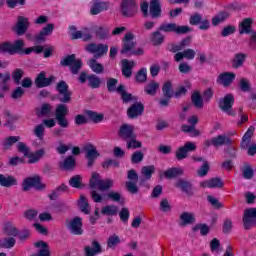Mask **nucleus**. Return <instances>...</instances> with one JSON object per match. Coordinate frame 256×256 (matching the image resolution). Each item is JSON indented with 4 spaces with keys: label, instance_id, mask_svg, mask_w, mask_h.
Masks as SVG:
<instances>
[{
    "label": "nucleus",
    "instance_id": "nucleus-1",
    "mask_svg": "<svg viewBox=\"0 0 256 256\" xmlns=\"http://www.w3.org/2000/svg\"><path fill=\"white\" fill-rule=\"evenodd\" d=\"M55 89L58 93L57 99L60 102L55 109V121L61 129H67L69 128V119H67V116L69 115V107L67 106V103H71V96L73 94L71 93V90H69V84H67L65 80H60L56 84Z\"/></svg>",
    "mask_w": 256,
    "mask_h": 256
},
{
    "label": "nucleus",
    "instance_id": "nucleus-2",
    "mask_svg": "<svg viewBox=\"0 0 256 256\" xmlns=\"http://www.w3.org/2000/svg\"><path fill=\"white\" fill-rule=\"evenodd\" d=\"M25 47V41L23 39H17L13 43L5 41L0 43V55H31L34 53L33 47Z\"/></svg>",
    "mask_w": 256,
    "mask_h": 256
},
{
    "label": "nucleus",
    "instance_id": "nucleus-3",
    "mask_svg": "<svg viewBox=\"0 0 256 256\" xmlns=\"http://www.w3.org/2000/svg\"><path fill=\"white\" fill-rule=\"evenodd\" d=\"M61 67H69L72 75H79L81 67H83V61L77 59L75 54L67 55L66 57L60 60Z\"/></svg>",
    "mask_w": 256,
    "mask_h": 256
},
{
    "label": "nucleus",
    "instance_id": "nucleus-4",
    "mask_svg": "<svg viewBox=\"0 0 256 256\" xmlns=\"http://www.w3.org/2000/svg\"><path fill=\"white\" fill-rule=\"evenodd\" d=\"M255 134V126H250L242 137L240 142L241 149H248L247 154L250 157L256 155V144L251 145V138Z\"/></svg>",
    "mask_w": 256,
    "mask_h": 256
},
{
    "label": "nucleus",
    "instance_id": "nucleus-5",
    "mask_svg": "<svg viewBox=\"0 0 256 256\" xmlns=\"http://www.w3.org/2000/svg\"><path fill=\"white\" fill-rule=\"evenodd\" d=\"M89 185L91 189H97L98 187L100 191H109V189L113 187V180L111 179L103 180L101 179V174L97 172H93Z\"/></svg>",
    "mask_w": 256,
    "mask_h": 256
},
{
    "label": "nucleus",
    "instance_id": "nucleus-6",
    "mask_svg": "<svg viewBox=\"0 0 256 256\" xmlns=\"http://www.w3.org/2000/svg\"><path fill=\"white\" fill-rule=\"evenodd\" d=\"M158 31L175 33L176 35H187V33H191V27L185 25L179 26L176 23H162L158 27Z\"/></svg>",
    "mask_w": 256,
    "mask_h": 256
},
{
    "label": "nucleus",
    "instance_id": "nucleus-7",
    "mask_svg": "<svg viewBox=\"0 0 256 256\" xmlns=\"http://www.w3.org/2000/svg\"><path fill=\"white\" fill-rule=\"evenodd\" d=\"M231 145H233V140L225 134H220L204 141V147L206 149H209L211 146L217 149V147H231Z\"/></svg>",
    "mask_w": 256,
    "mask_h": 256
},
{
    "label": "nucleus",
    "instance_id": "nucleus-8",
    "mask_svg": "<svg viewBox=\"0 0 256 256\" xmlns=\"http://www.w3.org/2000/svg\"><path fill=\"white\" fill-rule=\"evenodd\" d=\"M139 7L135 0H122L120 4V13L123 17L131 19L137 15Z\"/></svg>",
    "mask_w": 256,
    "mask_h": 256
},
{
    "label": "nucleus",
    "instance_id": "nucleus-9",
    "mask_svg": "<svg viewBox=\"0 0 256 256\" xmlns=\"http://www.w3.org/2000/svg\"><path fill=\"white\" fill-rule=\"evenodd\" d=\"M31 187H34L36 191H44L47 184L41 182V176L36 175L34 177H27L22 182V191H29Z\"/></svg>",
    "mask_w": 256,
    "mask_h": 256
},
{
    "label": "nucleus",
    "instance_id": "nucleus-10",
    "mask_svg": "<svg viewBox=\"0 0 256 256\" xmlns=\"http://www.w3.org/2000/svg\"><path fill=\"white\" fill-rule=\"evenodd\" d=\"M85 51L87 53L94 54L95 59H101V57L109 53V45L105 43H89L85 46Z\"/></svg>",
    "mask_w": 256,
    "mask_h": 256
},
{
    "label": "nucleus",
    "instance_id": "nucleus-11",
    "mask_svg": "<svg viewBox=\"0 0 256 256\" xmlns=\"http://www.w3.org/2000/svg\"><path fill=\"white\" fill-rule=\"evenodd\" d=\"M127 179L129 181H126L125 183L126 190L131 195H137V193H139V186H137V182L139 181V174H137L135 169H130L127 171Z\"/></svg>",
    "mask_w": 256,
    "mask_h": 256
},
{
    "label": "nucleus",
    "instance_id": "nucleus-12",
    "mask_svg": "<svg viewBox=\"0 0 256 256\" xmlns=\"http://www.w3.org/2000/svg\"><path fill=\"white\" fill-rule=\"evenodd\" d=\"M56 80L57 77L52 75L47 78V73L45 71H41L35 78L34 83L37 89H44V87H50V85H53Z\"/></svg>",
    "mask_w": 256,
    "mask_h": 256
},
{
    "label": "nucleus",
    "instance_id": "nucleus-13",
    "mask_svg": "<svg viewBox=\"0 0 256 256\" xmlns=\"http://www.w3.org/2000/svg\"><path fill=\"white\" fill-rule=\"evenodd\" d=\"M197 149V146L193 142H186L184 146L179 147L175 152V158L178 161H183V159H187L189 153L191 151H195Z\"/></svg>",
    "mask_w": 256,
    "mask_h": 256
},
{
    "label": "nucleus",
    "instance_id": "nucleus-14",
    "mask_svg": "<svg viewBox=\"0 0 256 256\" xmlns=\"http://www.w3.org/2000/svg\"><path fill=\"white\" fill-rule=\"evenodd\" d=\"M71 235H83V219L79 216L74 217L67 225Z\"/></svg>",
    "mask_w": 256,
    "mask_h": 256
},
{
    "label": "nucleus",
    "instance_id": "nucleus-15",
    "mask_svg": "<svg viewBox=\"0 0 256 256\" xmlns=\"http://www.w3.org/2000/svg\"><path fill=\"white\" fill-rule=\"evenodd\" d=\"M31 23L29 22V18L25 16H18L17 22L14 26V31L16 35H25L27 31L29 30Z\"/></svg>",
    "mask_w": 256,
    "mask_h": 256
},
{
    "label": "nucleus",
    "instance_id": "nucleus-16",
    "mask_svg": "<svg viewBox=\"0 0 256 256\" xmlns=\"http://www.w3.org/2000/svg\"><path fill=\"white\" fill-rule=\"evenodd\" d=\"M92 31L99 41H107V39H111V28L106 25L94 26Z\"/></svg>",
    "mask_w": 256,
    "mask_h": 256
},
{
    "label": "nucleus",
    "instance_id": "nucleus-17",
    "mask_svg": "<svg viewBox=\"0 0 256 256\" xmlns=\"http://www.w3.org/2000/svg\"><path fill=\"white\" fill-rule=\"evenodd\" d=\"M53 31H55V24L48 23L43 27L38 34L34 36V41L36 43H43L46 41L49 35H53Z\"/></svg>",
    "mask_w": 256,
    "mask_h": 256
},
{
    "label": "nucleus",
    "instance_id": "nucleus-18",
    "mask_svg": "<svg viewBox=\"0 0 256 256\" xmlns=\"http://www.w3.org/2000/svg\"><path fill=\"white\" fill-rule=\"evenodd\" d=\"M84 150L86 151L85 157L87 159V167L91 168L93 165H95V161H97V158L99 157V151H97V148L93 144H88L84 147Z\"/></svg>",
    "mask_w": 256,
    "mask_h": 256
},
{
    "label": "nucleus",
    "instance_id": "nucleus-19",
    "mask_svg": "<svg viewBox=\"0 0 256 256\" xmlns=\"http://www.w3.org/2000/svg\"><path fill=\"white\" fill-rule=\"evenodd\" d=\"M143 113H145V105L141 102H136L127 109V117L129 119H137V117H141Z\"/></svg>",
    "mask_w": 256,
    "mask_h": 256
},
{
    "label": "nucleus",
    "instance_id": "nucleus-20",
    "mask_svg": "<svg viewBox=\"0 0 256 256\" xmlns=\"http://www.w3.org/2000/svg\"><path fill=\"white\" fill-rule=\"evenodd\" d=\"M118 135L120 139H123V141H129L136 136L133 126L129 124H123L122 126H120Z\"/></svg>",
    "mask_w": 256,
    "mask_h": 256
},
{
    "label": "nucleus",
    "instance_id": "nucleus-21",
    "mask_svg": "<svg viewBox=\"0 0 256 256\" xmlns=\"http://www.w3.org/2000/svg\"><path fill=\"white\" fill-rule=\"evenodd\" d=\"M101 253H103V247H101V243L97 240H92L91 246L84 247L85 256H96L101 255Z\"/></svg>",
    "mask_w": 256,
    "mask_h": 256
},
{
    "label": "nucleus",
    "instance_id": "nucleus-22",
    "mask_svg": "<svg viewBox=\"0 0 256 256\" xmlns=\"http://www.w3.org/2000/svg\"><path fill=\"white\" fill-rule=\"evenodd\" d=\"M135 39V35L133 33L129 32L125 34L124 40H123V46L120 51L121 55H125V53H129V51H132L135 47V42L133 41Z\"/></svg>",
    "mask_w": 256,
    "mask_h": 256
},
{
    "label": "nucleus",
    "instance_id": "nucleus-23",
    "mask_svg": "<svg viewBox=\"0 0 256 256\" xmlns=\"http://www.w3.org/2000/svg\"><path fill=\"white\" fill-rule=\"evenodd\" d=\"M233 105H235V96L231 93L226 94L219 100V109L222 111H229V109H233Z\"/></svg>",
    "mask_w": 256,
    "mask_h": 256
},
{
    "label": "nucleus",
    "instance_id": "nucleus-24",
    "mask_svg": "<svg viewBox=\"0 0 256 256\" xmlns=\"http://www.w3.org/2000/svg\"><path fill=\"white\" fill-rule=\"evenodd\" d=\"M237 75L234 72H223L217 78V83L223 85V87H230L235 81Z\"/></svg>",
    "mask_w": 256,
    "mask_h": 256
},
{
    "label": "nucleus",
    "instance_id": "nucleus-25",
    "mask_svg": "<svg viewBox=\"0 0 256 256\" xmlns=\"http://www.w3.org/2000/svg\"><path fill=\"white\" fill-rule=\"evenodd\" d=\"M200 187L207 189H221L223 187V180L219 177L204 180L200 182Z\"/></svg>",
    "mask_w": 256,
    "mask_h": 256
},
{
    "label": "nucleus",
    "instance_id": "nucleus-26",
    "mask_svg": "<svg viewBox=\"0 0 256 256\" xmlns=\"http://www.w3.org/2000/svg\"><path fill=\"white\" fill-rule=\"evenodd\" d=\"M240 35H251L253 33V18H245L239 24Z\"/></svg>",
    "mask_w": 256,
    "mask_h": 256
},
{
    "label": "nucleus",
    "instance_id": "nucleus-27",
    "mask_svg": "<svg viewBox=\"0 0 256 256\" xmlns=\"http://www.w3.org/2000/svg\"><path fill=\"white\" fill-rule=\"evenodd\" d=\"M34 247L38 250V253L32 254V256H51V250L49 248V244L43 240L35 242Z\"/></svg>",
    "mask_w": 256,
    "mask_h": 256
},
{
    "label": "nucleus",
    "instance_id": "nucleus-28",
    "mask_svg": "<svg viewBox=\"0 0 256 256\" xmlns=\"http://www.w3.org/2000/svg\"><path fill=\"white\" fill-rule=\"evenodd\" d=\"M135 67V61L129 59L122 60V75L126 79H130L133 75V68Z\"/></svg>",
    "mask_w": 256,
    "mask_h": 256
},
{
    "label": "nucleus",
    "instance_id": "nucleus-29",
    "mask_svg": "<svg viewBox=\"0 0 256 256\" xmlns=\"http://www.w3.org/2000/svg\"><path fill=\"white\" fill-rule=\"evenodd\" d=\"M243 225L246 231H249L251 227H256V218L249 209L244 210Z\"/></svg>",
    "mask_w": 256,
    "mask_h": 256
},
{
    "label": "nucleus",
    "instance_id": "nucleus-30",
    "mask_svg": "<svg viewBox=\"0 0 256 256\" xmlns=\"http://www.w3.org/2000/svg\"><path fill=\"white\" fill-rule=\"evenodd\" d=\"M17 185V178L13 175L9 174H0V186L9 189L11 187H15Z\"/></svg>",
    "mask_w": 256,
    "mask_h": 256
},
{
    "label": "nucleus",
    "instance_id": "nucleus-31",
    "mask_svg": "<svg viewBox=\"0 0 256 256\" xmlns=\"http://www.w3.org/2000/svg\"><path fill=\"white\" fill-rule=\"evenodd\" d=\"M109 9V2H103L99 0H94L93 5L90 9L91 15H99L102 11H107Z\"/></svg>",
    "mask_w": 256,
    "mask_h": 256
},
{
    "label": "nucleus",
    "instance_id": "nucleus-32",
    "mask_svg": "<svg viewBox=\"0 0 256 256\" xmlns=\"http://www.w3.org/2000/svg\"><path fill=\"white\" fill-rule=\"evenodd\" d=\"M161 1L160 0H151L150 1V16L152 19H159L161 17Z\"/></svg>",
    "mask_w": 256,
    "mask_h": 256
},
{
    "label": "nucleus",
    "instance_id": "nucleus-33",
    "mask_svg": "<svg viewBox=\"0 0 256 256\" xmlns=\"http://www.w3.org/2000/svg\"><path fill=\"white\" fill-rule=\"evenodd\" d=\"M175 187L180 189L182 193H186V195H193V184L187 180L179 179L175 183Z\"/></svg>",
    "mask_w": 256,
    "mask_h": 256
},
{
    "label": "nucleus",
    "instance_id": "nucleus-34",
    "mask_svg": "<svg viewBox=\"0 0 256 256\" xmlns=\"http://www.w3.org/2000/svg\"><path fill=\"white\" fill-rule=\"evenodd\" d=\"M69 191V186L65 183H62L60 186L56 187V189L52 190V192L48 195L50 201H57L63 193H67Z\"/></svg>",
    "mask_w": 256,
    "mask_h": 256
},
{
    "label": "nucleus",
    "instance_id": "nucleus-35",
    "mask_svg": "<svg viewBox=\"0 0 256 256\" xmlns=\"http://www.w3.org/2000/svg\"><path fill=\"white\" fill-rule=\"evenodd\" d=\"M44 155H45V149L41 148L39 150H36L35 152L28 153L26 157H28V163L33 165L35 163H39V161L43 159Z\"/></svg>",
    "mask_w": 256,
    "mask_h": 256
},
{
    "label": "nucleus",
    "instance_id": "nucleus-36",
    "mask_svg": "<svg viewBox=\"0 0 256 256\" xmlns=\"http://www.w3.org/2000/svg\"><path fill=\"white\" fill-rule=\"evenodd\" d=\"M180 221V225L182 227H185L187 225H193V223H195L196 221L195 214L191 212H182L180 214Z\"/></svg>",
    "mask_w": 256,
    "mask_h": 256
},
{
    "label": "nucleus",
    "instance_id": "nucleus-37",
    "mask_svg": "<svg viewBox=\"0 0 256 256\" xmlns=\"http://www.w3.org/2000/svg\"><path fill=\"white\" fill-rule=\"evenodd\" d=\"M157 91H159V84L155 80L150 81L144 86V93L146 95H150V97H155V95H157Z\"/></svg>",
    "mask_w": 256,
    "mask_h": 256
},
{
    "label": "nucleus",
    "instance_id": "nucleus-38",
    "mask_svg": "<svg viewBox=\"0 0 256 256\" xmlns=\"http://www.w3.org/2000/svg\"><path fill=\"white\" fill-rule=\"evenodd\" d=\"M150 41L154 47H159L165 42V36L161 33V30L154 31L150 34Z\"/></svg>",
    "mask_w": 256,
    "mask_h": 256
},
{
    "label": "nucleus",
    "instance_id": "nucleus-39",
    "mask_svg": "<svg viewBox=\"0 0 256 256\" xmlns=\"http://www.w3.org/2000/svg\"><path fill=\"white\" fill-rule=\"evenodd\" d=\"M76 165L77 161L75 160V157L67 156L64 161L60 163V168L64 171H72V169H75Z\"/></svg>",
    "mask_w": 256,
    "mask_h": 256
},
{
    "label": "nucleus",
    "instance_id": "nucleus-40",
    "mask_svg": "<svg viewBox=\"0 0 256 256\" xmlns=\"http://www.w3.org/2000/svg\"><path fill=\"white\" fill-rule=\"evenodd\" d=\"M246 59H247V54H245V53L235 54V56L232 60L233 69H240V67H243V65H245Z\"/></svg>",
    "mask_w": 256,
    "mask_h": 256
},
{
    "label": "nucleus",
    "instance_id": "nucleus-41",
    "mask_svg": "<svg viewBox=\"0 0 256 256\" xmlns=\"http://www.w3.org/2000/svg\"><path fill=\"white\" fill-rule=\"evenodd\" d=\"M3 227L4 233L8 237H17V235H19V229L13 225V222H6Z\"/></svg>",
    "mask_w": 256,
    "mask_h": 256
},
{
    "label": "nucleus",
    "instance_id": "nucleus-42",
    "mask_svg": "<svg viewBox=\"0 0 256 256\" xmlns=\"http://www.w3.org/2000/svg\"><path fill=\"white\" fill-rule=\"evenodd\" d=\"M78 208L80 209L81 213H84V215H89V213H91V206H89V201L84 195L80 196Z\"/></svg>",
    "mask_w": 256,
    "mask_h": 256
},
{
    "label": "nucleus",
    "instance_id": "nucleus-43",
    "mask_svg": "<svg viewBox=\"0 0 256 256\" xmlns=\"http://www.w3.org/2000/svg\"><path fill=\"white\" fill-rule=\"evenodd\" d=\"M181 175H183V169L178 167H172L164 171L166 179H175L177 177H181Z\"/></svg>",
    "mask_w": 256,
    "mask_h": 256
},
{
    "label": "nucleus",
    "instance_id": "nucleus-44",
    "mask_svg": "<svg viewBox=\"0 0 256 256\" xmlns=\"http://www.w3.org/2000/svg\"><path fill=\"white\" fill-rule=\"evenodd\" d=\"M85 114L92 123H101L103 119H105V115L103 113H98L92 110H86Z\"/></svg>",
    "mask_w": 256,
    "mask_h": 256
},
{
    "label": "nucleus",
    "instance_id": "nucleus-45",
    "mask_svg": "<svg viewBox=\"0 0 256 256\" xmlns=\"http://www.w3.org/2000/svg\"><path fill=\"white\" fill-rule=\"evenodd\" d=\"M226 19H229V12L227 10L218 12V14L212 18L213 27H217V25L223 23Z\"/></svg>",
    "mask_w": 256,
    "mask_h": 256
},
{
    "label": "nucleus",
    "instance_id": "nucleus-46",
    "mask_svg": "<svg viewBox=\"0 0 256 256\" xmlns=\"http://www.w3.org/2000/svg\"><path fill=\"white\" fill-rule=\"evenodd\" d=\"M118 94L121 95L123 103H129V101H133V99H135L133 94L127 93V90H125V85L123 84L118 85Z\"/></svg>",
    "mask_w": 256,
    "mask_h": 256
},
{
    "label": "nucleus",
    "instance_id": "nucleus-47",
    "mask_svg": "<svg viewBox=\"0 0 256 256\" xmlns=\"http://www.w3.org/2000/svg\"><path fill=\"white\" fill-rule=\"evenodd\" d=\"M70 187L73 189H84L85 185L83 184V177L81 175H75L69 179Z\"/></svg>",
    "mask_w": 256,
    "mask_h": 256
},
{
    "label": "nucleus",
    "instance_id": "nucleus-48",
    "mask_svg": "<svg viewBox=\"0 0 256 256\" xmlns=\"http://www.w3.org/2000/svg\"><path fill=\"white\" fill-rule=\"evenodd\" d=\"M191 102L196 109H203V105H204L203 97L201 96V93H199V91H195L191 95Z\"/></svg>",
    "mask_w": 256,
    "mask_h": 256
},
{
    "label": "nucleus",
    "instance_id": "nucleus-49",
    "mask_svg": "<svg viewBox=\"0 0 256 256\" xmlns=\"http://www.w3.org/2000/svg\"><path fill=\"white\" fill-rule=\"evenodd\" d=\"M119 84V80L117 78H108L106 81V87H107V91L108 93H115L118 92L119 93V86H117Z\"/></svg>",
    "mask_w": 256,
    "mask_h": 256
},
{
    "label": "nucleus",
    "instance_id": "nucleus-50",
    "mask_svg": "<svg viewBox=\"0 0 256 256\" xmlns=\"http://www.w3.org/2000/svg\"><path fill=\"white\" fill-rule=\"evenodd\" d=\"M162 93L164 97H168V99H173V83L171 81H166L162 86Z\"/></svg>",
    "mask_w": 256,
    "mask_h": 256
},
{
    "label": "nucleus",
    "instance_id": "nucleus-51",
    "mask_svg": "<svg viewBox=\"0 0 256 256\" xmlns=\"http://www.w3.org/2000/svg\"><path fill=\"white\" fill-rule=\"evenodd\" d=\"M88 86L91 89H99L101 87V78L95 74L88 75Z\"/></svg>",
    "mask_w": 256,
    "mask_h": 256
},
{
    "label": "nucleus",
    "instance_id": "nucleus-52",
    "mask_svg": "<svg viewBox=\"0 0 256 256\" xmlns=\"http://www.w3.org/2000/svg\"><path fill=\"white\" fill-rule=\"evenodd\" d=\"M192 231H194V233L200 231V235H202V237H207V235H209V231H211V228L207 224L200 223L196 224L192 228Z\"/></svg>",
    "mask_w": 256,
    "mask_h": 256
},
{
    "label": "nucleus",
    "instance_id": "nucleus-53",
    "mask_svg": "<svg viewBox=\"0 0 256 256\" xmlns=\"http://www.w3.org/2000/svg\"><path fill=\"white\" fill-rule=\"evenodd\" d=\"M119 212V208L116 205H107L101 209L102 215L115 216Z\"/></svg>",
    "mask_w": 256,
    "mask_h": 256
},
{
    "label": "nucleus",
    "instance_id": "nucleus-54",
    "mask_svg": "<svg viewBox=\"0 0 256 256\" xmlns=\"http://www.w3.org/2000/svg\"><path fill=\"white\" fill-rule=\"evenodd\" d=\"M119 243H121V239L117 234H113L108 237L106 245L108 249H116Z\"/></svg>",
    "mask_w": 256,
    "mask_h": 256
},
{
    "label": "nucleus",
    "instance_id": "nucleus-55",
    "mask_svg": "<svg viewBox=\"0 0 256 256\" xmlns=\"http://www.w3.org/2000/svg\"><path fill=\"white\" fill-rule=\"evenodd\" d=\"M136 83H147V68H141L135 75Z\"/></svg>",
    "mask_w": 256,
    "mask_h": 256
},
{
    "label": "nucleus",
    "instance_id": "nucleus-56",
    "mask_svg": "<svg viewBox=\"0 0 256 256\" xmlns=\"http://www.w3.org/2000/svg\"><path fill=\"white\" fill-rule=\"evenodd\" d=\"M51 111H53V106L49 103H43L40 109H36L37 115H41L42 117H45V115H51Z\"/></svg>",
    "mask_w": 256,
    "mask_h": 256
},
{
    "label": "nucleus",
    "instance_id": "nucleus-57",
    "mask_svg": "<svg viewBox=\"0 0 256 256\" xmlns=\"http://www.w3.org/2000/svg\"><path fill=\"white\" fill-rule=\"evenodd\" d=\"M127 149H141L143 142L137 140V135L133 136L132 139L126 141Z\"/></svg>",
    "mask_w": 256,
    "mask_h": 256
},
{
    "label": "nucleus",
    "instance_id": "nucleus-58",
    "mask_svg": "<svg viewBox=\"0 0 256 256\" xmlns=\"http://www.w3.org/2000/svg\"><path fill=\"white\" fill-rule=\"evenodd\" d=\"M89 67L94 73H97V75H101V73H103V64L97 62L95 59H91L89 61Z\"/></svg>",
    "mask_w": 256,
    "mask_h": 256
},
{
    "label": "nucleus",
    "instance_id": "nucleus-59",
    "mask_svg": "<svg viewBox=\"0 0 256 256\" xmlns=\"http://www.w3.org/2000/svg\"><path fill=\"white\" fill-rule=\"evenodd\" d=\"M153 173H155V165L143 166L141 169V174L147 181L153 177Z\"/></svg>",
    "mask_w": 256,
    "mask_h": 256
},
{
    "label": "nucleus",
    "instance_id": "nucleus-60",
    "mask_svg": "<svg viewBox=\"0 0 256 256\" xmlns=\"http://www.w3.org/2000/svg\"><path fill=\"white\" fill-rule=\"evenodd\" d=\"M21 141L20 136H9L5 138L3 142L4 149H10L12 145H15V143H19Z\"/></svg>",
    "mask_w": 256,
    "mask_h": 256
},
{
    "label": "nucleus",
    "instance_id": "nucleus-61",
    "mask_svg": "<svg viewBox=\"0 0 256 256\" xmlns=\"http://www.w3.org/2000/svg\"><path fill=\"white\" fill-rule=\"evenodd\" d=\"M238 87L243 93H249L251 91V82L247 78H241Z\"/></svg>",
    "mask_w": 256,
    "mask_h": 256
},
{
    "label": "nucleus",
    "instance_id": "nucleus-62",
    "mask_svg": "<svg viewBox=\"0 0 256 256\" xmlns=\"http://www.w3.org/2000/svg\"><path fill=\"white\" fill-rule=\"evenodd\" d=\"M24 75H25V72L21 68H16L12 72V79H13L15 85H20L21 84V79H23Z\"/></svg>",
    "mask_w": 256,
    "mask_h": 256
},
{
    "label": "nucleus",
    "instance_id": "nucleus-63",
    "mask_svg": "<svg viewBox=\"0 0 256 256\" xmlns=\"http://www.w3.org/2000/svg\"><path fill=\"white\" fill-rule=\"evenodd\" d=\"M242 175L245 179L251 180L253 177H255V170L251 168V165L246 164L242 170Z\"/></svg>",
    "mask_w": 256,
    "mask_h": 256
},
{
    "label": "nucleus",
    "instance_id": "nucleus-64",
    "mask_svg": "<svg viewBox=\"0 0 256 256\" xmlns=\"http://www.w3.org/2000/svg\"><path fill=\"white\" fill-rule=\"evenodd\" d=\"M143 159H145V154H143L141 151H135L131 155L130 161L133 165H137V164L141 163V161H143Z\"/></svg>",
    "mask_w": 256,
    "mask_h": 256
}]
</instances>
